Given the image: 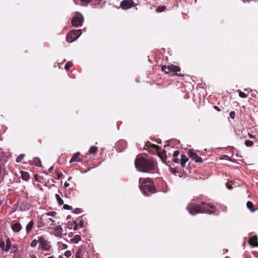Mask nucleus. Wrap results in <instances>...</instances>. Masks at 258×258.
I'll use <instances>...</instances> for the list:
<instances>
[{
    "mask_svg": "<svg viewBox=\"0 0 258 258\" xmlns=\"http://www.w3.org/2000/svg\"><path fill=\"white\" fill-rule=\"evenodd\" d=\"M186 209L191 215H195L199 213L216 214L214 211L210 210V209H214V205L204 202H200L198 200H196V202L192 201L190 202Z\"/></svg>",
    "mask_w": 258,
    "mask_h": 258,
    "instance_id": "nucleus-1",
    "label": "nucleus"
},
{
    "mask_svg": "<svg viewBox=\"0 0 258 258\" xmlns=\"http://www.w3.org/2000/svg\"><path fill=\"white\" fill-rule=\"evenodd\" d=\"M137 170L140 172L153 173L156 167V162L151 158L137 157L135 161Z\"/></svg>",
    "mask_w": 258,
    "mask_h": 258,
    "instance_id": "nucleus-2",
    "label": "nucleus"
},
{
    "mask_svg": "<svg viewBox=\"0 0 258 258\" xmlns=\"http://www.w3.org/2000/svg\"><path fill=\"white\" fill-rule=\"evenodd\" d=\"M140 188L145 195H148V193L155 192V186L153 182L149 178L139 179Z\"/></svg>",
    "mask_w": 258,
    "mask_h": 258,
    "instance_id": "nucleus-3",
    "label": "nucleus"
},
{
    "mask_svg": "<svg viewBox=\"0 0 258 258\" xmlns=\"http://www.w3.org/2000/svg\"><path fill=\"white\" fill-rule=\"evenodd\" d=\"M81 29L72 30L69 31L66 36V40L71 43L77 40L82 34Z\"/></svg>",
    "mask_w": 258,
    "mask_h": 258,
    "instance_id": "nucleus-4",
    "label": "nucleus"
},
{
    "mask_svg": "<svg viewBox=\"0 0 258 258\" xmlns=\"http://www.w3.org/2000/svg\"><path fill=\"white\" fill-rule=\"evenodd\" d=\"M83 21V15L79 12H76L72 19L71 23L73 26L80 27L82 25Z\"/></svg>",
    "mask_w": 258,
    "mask_h": 258,
    "instance_id": "nucleus-5",
    "label": "nucleus"
},
{
    "mask_svg": "<svg viewBox=\"0 0 258 258\" xmlns=\"http://www.w3.org/2000/svg\"><path fill=\"white\" fill-rule=\"evenodd\" d=\"M38 241L39 243V247L43 251H49L51 248V245L49 242L43 236L38 237Z\"/></svg>",
    "mask_w": 258,
    "mask_h": 258,
    "instance_id": "nucleus-6",
    "label": "nucleus"
},
{
    "mask_svg": "<svg viewBox=\"0 0 258 258\" xmlns=\"http://www.w3.org/2000/svg\"><path fill=\"white\" fill-rule=\"evenodd\" d=\"M161 70L165 73L168 74L171 72L177 73L180 71V68L178 66L171 64L168 66H163L161 68Z\"/></svg>",
    "mask_w": 258,
    "mask_h": 258,
    "instance_id": "nucleus-7",
    "label": "nucleus"
},
{
    "mask_svg": "<svg viewBox=\"0 0 258 258\" xmlns=\"http://www.w3.org/2000/svg\"><path fill=\"white\" fill-rule=\"evenodd\" d=\"M134 2L132 0H124L120 4V7L123 10H127L133 7Z\"/></svg>",
    "mask_w": 258,
    "mask_h": 258,
    "instance_id": "nucleus-8",
    "label": "nucleus"
},
{
    "mask_svg": "<svg viewBox=\"0 0 258 258\" xmlns=\"http://www.w3.org/2000/svg\"><path fill=\"white\" fill-rule=\"evenodd\" d=\"M22 228V225L19 222H17L14 224L12 226L13 231L15 232H20Z\"/></svg>",
    "mask_w": 258,
    "mask_h": 258,
    "instance_id": "nucleus-9",
    "label": "nucleus"
},
{
    "mask_svg": "<svg viewBox=\"0 0 258 258\" xmlns=\"http://www.w3.org/2000/svg\"><path fill=\"white\" fill-rule=\"evenodd\" d=\"M80 155V153L79 152H77L75 153L73 156L72 157L70 161V163H73L74 162H81V159L79 158Z\"/></svg>",
    "mask_w": 258,
    "mask_h": 258,
    "instance_id": "nucleus-10",
    "label": "nucleus"
},
{
    "mask_svg": "<svg viewBox=\"0 0 258 258\" xmlns=\"http://www.w3.org/2000/svg\"><path fill=\"white\" fill-rule=\"evenodd\" d=\"M188 160V158L186 157L184 154L181 155L180 165L182 168L185 167V163L187 162Z\"/></svg>",
    "mask_w": 258,
    "mask_h": 258,
    "instance_id": "nucleus-11",
    "label": "nucleus"
},
{
    "mask_svg": "<svg viewBox=\"0 0 258 258\" xmlns=\"http://www.w3.org/2000/svg\"><path fill=\"white\" fill-rule=\"evenodd\" d=\"M20 208L22 211H27L30 209V206L26 202H22L20 204Z\"/></svg>",
    "mask_w": 258,
    "mask_h": 258,
    "instance_id": "nucleus-12",
    "label": "nucleus"
},
{
    "mask_svg": "<svg viewBox=\"0 0 258 258\" xmlns=\"http://www.w3.org/2000/svg\"><path fill=\"white\" fill-rule=\"evenodd\" d=\"M249 244L253 246H257L258 242L257 241V237L256 236L252 237L249 240Z\"/></svg>",
    "mask_w": 258,
    "mask_h": 258,
    "instance_id": "nucleus-13",
    "label": "nucleus"
},
{
    "mask_svg": "<svg viewBox=\"0 0 258 258\" xmlns=\"http://www.w3.org/2000/svg\"><path fill=\"white\" fill-rule=\"evenodd\" d=\"M21 177L24 180L27 181L30 178V174L26 171L21 172Z\"/></svg>",
    "mask_w": 258,
    "mask_h": 258,
    "instance_id": "nucleus-14",
    "label": "nucleus"
},
{
    "mask_svg": "<svg viewBox=\"0 0 258 258\" xmlns=\"http://www.w3.org/2000/svg\"><path fill=\"white\" fill-rule=\"evenodd\" d=\"M32 162H33V164L36 165V166L42 167L41 162L40 158L38 157H35L33 158V160Z\"/></svg>",
    "mask_w": 258,
    "mask_h": 258,
    "instance_id": "nucleus-15",
    "label": "nucleus"
},
{
    "mask_svg": "<svg viewBox=\"0 0 258 258\" xmlns=\"http://www.w3.org/2000/svg\"><path fill=\"white\" fill-rule=\"evenodd\" d=\"M34 225V222L32 220L29 222L27 225L26 230L27 233H28L32 229Z\"/></svg>",
    "mask_w": 258,
    "mask_h": 258,
    "instance_id": "nucleus-16",
    "label": "nucleus"
},
{
    "mask_svg": "<svg viewBox=\"0 0 258 258\" xmlns=\"http://www.w3.org/2000/svg\"><path fill=\"white\" fill-rule=\"evenodd\" d=\"M11 245H12L11 241L10 240V239L9 238H8L7 239L6 247L5 249V251L6 252H8L10 249V248L11 247Z\"/></svg>",
    "mask_w": 258,
    "mask_h": 258,
    "instance_id": "nucleus-17",
    "label": "nucleus"
},
{
    "mask_svg": "<svg viewBox=\"0 0 258 258\" xmlns=\"http://www.w3.org/2000/svg\"><path fill=\"white\" fill-rule=\"evenodd\" d=\"M81 240V238L79 235H76L74 237L71 239L72 242L75 244L78 243Z\"/></svg>",
    "mask_w": 258,
    "mask_h": 258,
    "instance_id": "nucleus-18",
    "label": "nucleus"
},
{
    "mask_svg": "<svg viewBox=\"0 0 258 258\" xmlns=\"http://www.w3.org/2000/svg\"><path fill=\"white\" fill-rule=\"evenodd\" d=\"M97 149L98 148L96 146H92L90 148L89 153L90 154H95L97 152Z\"/></svg>",
    "mask_w": 258,
    "mask_h": 258,
    "instance_id": "nucleus-19",
    "label": "nucleus"
},
{
    "mask_svg": "<svg viewBox=\"0 0 258 258\" xmlns=\"http://www.w3.org/2000/svg\"><path fill=\"white\" fill-rule=\"evenodd\" d=\"M247 208L252 212L255 211V209H253V203L251 202L248 201L246 203Z\"/></svg>",
    "mask_w": 258,
    "mask_h": 258,
    "instance_id": "nucleus-20",
    "label": "nucleus"
},
{
    "mask_svg": "<svg viewBox=\"0 0 258 258\" xmlns=\"http://www.w3.org/2000/svg\"><path fill=\"white\" fill-rule=\"evenodd\" d=\"M83 253L81 249H79L76 253V258H83Z\"/></svg>",
    "mask_w": 258,
    "mask_h": 258,
    "instance_id": "nucleus-21",
    "label": "nucleus"
},
{
    "mask_svg": "<svg viewBox=\"0 0 258 258\" xmlns=\"http://www.w3.org/2000/svg\"><path fill=\"white\" fill-rule=\"evenodd\" d=\"M55 198L58 204L59 205H61L63 204V200L60 197V196L58 194H55Z\"/></svg>",
    "mask_w": 258,
    "mask_h": 258,
    "instance_id": "nucleus-22",
    "label": "nucleus"
},
{
    "mask_svg": "<svg viewBox=\"0 0 258 258\" xmlns=\"http://www.w3.org/2000/svg\"><path fill=\"white\" fill-rule=\"evenodd\" d=\"M188 153H189V156L191 158H192L193 159H195L198 156V154L196 153L193 152L191 150H189Z\"/></svg>",
    "mask_w": 258,
    "mask_h": 258,
    "instance_id": "nucleus-23",
    "label": "nucleus"
},
{
    "mask_svg": "<svg viewBox=\"0 0 258 258\" xmlns=\"http://www.w3.org/2000/svg\"><path fill=\"white\" fill-rule=\"evenodd\" d=\"M244 144L246 146L250 147L254 145L253 142L252 141L247 140L245 141Z\"/></svg>",
    "mask_w": 258,
    "mask_h": 258,
    "instance_id": "nucleus-24",
    "label": "nucleus"
},
{
    "mask_svg": "<svg viewBox=\"0 0 258 258\" xmlns=\"http://www.w3.org/2000/svg\"><path fill=\"white\" fill-rule=\"evenodd\" d=\"M24 156H25L24 154L19 155L16 158V162L17 163L21 162L22 161V160L23 159V158H24Z\"/></svg>",
    "mask_w": 258,
    "mask_h": 258,
    "instance_id": "nucleus-25",
    "label": "nucleus"
},
{
    "mask_svg": "<svg viewBox=\"0 0 258 258\" xmlns=\"http://www.w3.org/2000/svg\"><path fill=\"white\" fill-rule=\"evenodd\" d=\"M38 242V240H36V239L33 240L30 244V246L33 248L35 247L36 246Z\"/></svg>",
    "mask_w": 258,
    "mask_h": 258,
    "instance_id": "nucleus-26",
    "label": "nucleus"
},
{
    "mask_svg": "<svg viewBox=\"0 0 258 258\" xmlns=\"http://www.w3.org/2000/svg\"><path fill=\"white\" fill-rule=\"evenodd\" d=\"M82 3V6H87L89 3H90L92 0H80Z\"/></svg>",
    "mask_w": 258,
    "mask_h": 258,
    "instance_id": "nucleus-27",
    "label": "nucleus"
},
{
    "mask_svg": "<svg viewBox=\"0 0 258 258\" xmlns=\"http://www.w3.org/2000/svg\"><path fill=\"white\" fill-rule=\"evenodd\" d=\"M239 96L242 98H246L247 97V95L241 91H239Z\"/></svg>",
    "mask_w": 258,
    "mask_h": 258,
    "instance_id": "nucleus-28",
    "label": "nucleus"
},
{
    "mask_svg": "<svg viewBox=\"0 0 258 258\" xmlns=\"http://www.w3.org/2000/svg\"><path fill=\"white\" fill-rule=\"evenodd\" d=\"M72 63L70 61H69L66 64L64 68L66 70H68L72 66Z\"/></svg>",
    "mask_w": 258,
    "mask_h": 258,
    "instance_id": "nucleus-29",
    "label": "nucleus"
},
{
    "mask_svg": "<svg viewBox=\"0 0 258 258\" xmlns=\"http://www.w3.org/2000/svg\"><path fill=\"white\" fill-rule=\"evenodd\" d=\"M63 208L64 210H71L73 209V208L72 206L67 205V204L64 205L63 206Z\"/></svg>",
    "mask_w": 258,
    "mask_h": 258,
    "instance_id": "nucleus-30",
    "label": "nucleus"
},
{
    "mask_svg": "<svg viewBox=\"0 0 258 258\" xmlns=\"http://www.w3.org/2000/svg\"><path fill=\"white\" fill-rule=\"evenodd\" d=\"M195 160L196 163H202L203 162L202 158L199 156L195 159Z\"/></svg>",
    "mask_w": 258,
    "mask_h": 258,
    "instance_id": "nucleus-31",
    "label": "nucleus"
},
{
    "mask_svg": "<svg viewBox=\"0 0 258 258\" xmlns=\"http://www.w3.org/2000/svg\"><path fill=\"white\" fill-rule=\"evenodd\" d=\"M82 212V210L80 208H76L73 211V212L75 213V214H79V213H81Z\"/></svg>",
    "mask_w": 258,
    "mask_h": 258,
    "instance_id": "nucleus-32",
    "label": "nucleus"
},
{
    "mask_svg": "<svg viewBox=\"0 0 258 258\" xmlns=\"http://www.w3.org/2000/svg\"><path fill=\"white\" fill-rule=\"evenodd\" d=\"M54 230L56 231H58L59 232H61L62 231V228L60 226H57L55 227Z\"/></svg>",
    "mask_w": 258,
    "mask_h": 258,
    "instance_id": "nucleus-33",
    "label": "nucleus"
},
{
    "mask_svg": "<svg viewBox=\"0 0 258 258\" xmlns=\"http://www.w3.org/2000/svg\"><path fill=\"white\" fill-rule=\"evenodd\" d=\"M47 216H54L55 215H56V212H47L46 214Z\"/></svg>",
    "mask_w": 258,
    "mask_h": 258,
    "instance_id": "nucleus-34",
    "label": "nucleus"
},
{
    "mask_svg": "<svg viewBox=\"0 0 258 258\" xmlns=\"http://www.w3.org/2000/svg\"><path fill=\"white\" fill-rule=\"evenodd\" d=\"M0 247L2 248V250H5V242L2 240H0Z\"/></svg>",
    "mask_w": 258,
    "mask_h": 258,
    "instance_id": "nucleus-35",
    "label": "nucleus"
},
{
    "mask_svg": "<svg viewBox=\"0 0 258 258\" xmlns=\"http://www.w3.org/2000/svg\"><path fill=\"white\" fill-rule=\"evenodd\" d=\"M64 254L67 257H68L71 255V252L70 250H68L64 252Z\"/></svg>",
    "mask_w": 258,
    "mask_h": 258,
    "instance_id": "nucleus-36",
    "label": "nucleus"
},
{
    "mask_svg": "<svg viewBox=\"0 0 258 258\" xmlns=\"http://www.w3.org/2000/svg\"><path fill=\"white\" fill-rule=\"evenodd\" d=\"M248 136L249 138L253 139L255 140V141H257L256 137H255V136L252 135V134H251L250 133L248 134Z\"/></svg>",
    "mask_w": 258,
    "mask_h": 258,
    "instance_id": "nucleus-37",
    "label": "nucleus"
},
{
    "mask_svg": "<svg viewBox=\"0 0 258 258\" xmlns=\"http://www.w3.org/2000/svg\"><path fill=\"white\" fill-rule=\"evenodd\" d=\"M75 226L73 227L74 230H77L79 228V225L77 223L76 221L74 222Z\"/></svg>",
    "mask_w": 258,
    "mask_h": 258,
    "instance_id": "nucleus-38",
    "label": "nucleus"
},
{
    "mask_svg": "<svg viewBox=\"0 0 258 258\" xmlns=\"http://www.w3.org/2000/svg\"><path fill=\"white\" fill-rule=\"evenodd\" d=\"M235 112L234 111H231L230 112V117L232 119H233L235 117Z\"/></svg>",
    "mask_w": 258,
    "mask_h": 258,
    "instance_id": "nucleus-39",
    "label": "nucleus"
},
{
    "mask_svg": "<svg viewBox=\"0 0 258 258\" xmlns=\"http://www.w3.org/2000/svg\"><path fill=\"white\" fill-rule=\"evenodd\" d=\"M179 154V151H178V150H176L175 151H174L173 152V157H177Z\"/></svg>",
    "mask_w": 258,
    "mask_h": 258,
    "instance_id": "nucleus-40",
    "label": "nucleus"
},
{
    "mask_svg": "<svg viewBox=\"0 0 258 258\" xmlns=\"http://www.w3.org/2000/svg\"><path fill=\"white\" fill-rule=\"evenodd\" d=\"M61 247L63 249H67L68 248V245L64 243H61Z\"/></svg>",
    "mask_w": 258,
    "mask_h": 258,
    "instance_id": "nucleus-41",
    "label": "nucleus"
},
{
    "mask_svg": "<svg viewBox=\"0 0 258 258\" xmlns=\"http://www.w3.org/2000/svg\"><path fill=\"white\" fill-rule=\"evenodd\" d=\"M226 186H227V188H228L229 189H231L232 188V185L229 184L228 183H227Z\"/></svg>",
    "mask_w": 258,
    "mask_h": 258,
    "instance_id": "nucleus-42",
    "label": "nucleus"
},
{
    "mask_svg": "<svg viewBox=\"0 0 258 258\" xmlns=\"http://www.w3.org/2000/svg\"><path fill=\"white\" fill-rule=\"evenodd\" d=\"M173 160L176 163H178L179 162V161H180L179 158H175Z\"/></svg>",
    "mask_w": 258,
    "mask_h": 258,
    "instance_id": "nucleus-43",
    "label": "nucleus"
},
{
    "mask_svg": "<svg viewBox=\"0 0 258 258\" xmlns=\"http://www.w3.org/2000/svg\"><path fill=\"white\" fill-rule=\"evenodd\" d=\"M161 8L162 9H161V10H159V9H157V11L158 12H162L163 11H164L165 10V7H162Z\"/></svg>",
    "mask_w": 258,
    "mask_h": 258,
    "instance_id": "nucleus-44",
    "label": "nucleus"
},
{
    "mask_svg": "<svg viewBox=\"0 0 258 258\" xmlns=\"http://www.w3.org/2000/svg\"><path fill=\"white\" fill-rule=\"evenodd\" d=\"M83 221H80V222H79V227L80 228L82 227H83Z\"/></svg>",
    "mask_w": 258,
    "mask_h": 258,
    "instance_id": "nucleus-45",
    "label": "nucleus"
},
{
    "mask_svg": "<svg viewBox=\"0 0 258 258\" xmlns=\"http://www.w3.org/2000/svg\"><path fill=\"white\" fill-rule=\"evenodd\" d=\"M47 222H52V223L54 222V220H53L52 219H51V218H48V219L47 220Z\"/></svg>",
    "mask_w": 258,
    "mask_h": 258,
    "instance_id": "nucleus-46",
    "label": "nucleus"
},
{
    "mask_svg": "<svg viewBox=\"0 0 258 258\" xmlns=\"http://www.w3.org/2000/svg\"><path fill=\"white\" fill-rule=\"evenodd\" d=\"M53 169V166H51V167L49 168V169H48V171H49V172H52V171Z\"/></svg>",
    "mask_w": 258,
    "mask_h": 258,
    "instance_id": "nucleus-47",
    "label": "nucleus"
},
{
    "mask_svg": "<svg viewBox=\"0 0 258 258\" xmlns=\"http://www.w3.org/2000/svg\"><path fill=\"white\" fill-rule=\"evenodd\" d=\"M214 108L216 109L217 111H220V109H219V108L217 106H214Z\"/></svg>",
    "mask_w": 258,
    "mask_h": 258,
    "instance_id": "nucleus-48",
    "label": "nucleus"
},
{
    "mask_svg": "<svg viewBox=\"0 0 258 258\" xmlns=\"http://www.w3.org/2000/svg\"><path fill=\"white\" fill-rule=\"evenodd\" d=\"M69 185H70V184L67 182H66L64 184V186L66 187H68L69 186Z\"/></svg>",
    "mask_w": 258,
    "mask_h": 258,
    "instance_id": "nucleus-49",
    "label": "nucleus"
},
{
    "mask_svg": "<svg viewBox=\"0 0 258 258\" xmlns=\"http://www.w3.org/2000/svg\"><path fill=\"white\" fill-rule=\"evenodd\" d=\"M2 165L0 164V174H2Z\"/></svg>",
    "mask_w": 258,
    "mask_h": 258,
    "instance_id": "nucleus-50",
    "label": "nucleus"
},
{
    "mask_svg": "<svg viewBox=\"0 0 258 258\" xmlns=\"http://www.w3.org/2000/svg\"><path fill=\"white\" fill-rule=\"evenodd\" d=\"M2 204H3V201L0 199V207L1 206Z\"/></svg>",
    "mask_w": 258,
    "mask_h": 258,
    "instance_id": "nucleus-51",
    "label": "nucleus"
},
{
    "mask_svg": "<svg viewBox=\"0 0 258 258\" xmlns=\"http://www.w3.org/2000/svg\"><path fill=\"white\" fill-rule=\"evenodd\" d=\"M47 258H54V257H53V256H49V257H48Z\"/></svg>",
    "mask_w": 258,
    "mask_h": 258,
    "instance_id": "nucleus-52",
    "label": "nucleus"
},
{
    "mask_svg": "<svg viewBox=\"0 0 258 258\" xmlns=\"http://www.w3.org/2000/svg\"><path fill=\"white\" fill-rule=\"evenodd\" d=\"M172 75H178L177 73H175L174 74H173Z\"/></svg>",
    "mask_w": 258,
    "mask_h": 258,
    "instance_id": "nucleus-53",
    "label": "nucleus"
},
{
    "mask_svg": "<svg viewBox=\"0 0 258 258\" xmlns=\"http://www.w3.org/2000/svg\"><path fill=\"white\" fill-rule=\"evenodd\" d=\"M228 147H229V148H233V147H231V146H228Z\"/></svg>",
    "mask_w": 258,
    "mask_h": 258,
    "instance_id": "nucleus-54",
    "label": "nucleus"
},
{
    "mask_svg": "<svg viewBox=\"0 0 258 258\" xmlns=\"http://www.w3.org/2000/svg\"><path fill=\"white\" fill-rule=\"evenodd\" d=\"M32 258H36V257H32Z\"/></svg>",
    "mask_w": 258,
    "mask_h": 258,
    "instance_id": "nucleus-55",
    "label": "nucleus"
},
{
    "mask_svg": "<svg viewBox=\"0 0 258 258\" xmlns=\"http://www.w3.org/2000/svg\"><path fill=\"white\" fill-rule=\"evenodd\" d=\"M229 258V257H228Z\"/></svg>",
    "mask_w": 258,
    "mask_h": 258,
    "instance_id": "nucleus-56",
    "label": "nucleus"
}]
</instances>
